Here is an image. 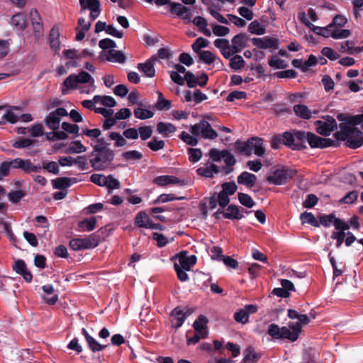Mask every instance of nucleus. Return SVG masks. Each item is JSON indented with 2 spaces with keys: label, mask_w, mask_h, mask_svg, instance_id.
Here are the masks:
<instances>
[{
  "label": "nucleus",
  "mask_w": 363,
  "mask_h": 363,
  "mask_svg": "<svg viewBox=\"0 0 363 363\" xmlns=\"http://www.w3.org/2000/svg\"><path fill=\"white\" fill-rule=\"evenodd\" d=\"M340 51L348 52L350 55L358 54L362 51L360 47H355V43L352 40H345L340 43Z\"/></svg>",
  "instance_id": "33"
},
{
  "label": "nucleus",
  "mask_w": 363,
  "mask_h": 363,
  "mask_svg": "<svg viewBox=\"0 0 363 363\" xmlns=\"http://www.w3.org/2000/svg\"><path fill=\"white\" fill-rule=\"evenodd\" d=\"M30 21L35 36L38 38L43 33V23L40 16L36 9H31L30 12Z\"/></svg>",
  "instance_id": "20"
},
{
  "label": "nucleus",
  "mask_w": 363,
  "mask_h": 363,
  "mask_svg": "<svg viewBox=\"0 0 363 363\" xmlns=\"http://www.w3.org/2000/svg\"><path fill=\"white\" fill-rule=\"evenodd\" d=\"M298 18L309 29L324 38L332 37L334 39L340 40L346 39L352 35V31L349 29L333 28L329 27V24L325 27L316 26L308 20L304 13H300Z\"/></svg>",
  "instance_id": "4"
},
{
  "label": "nucleus",
  "mask_w": 363,
  "mask_h": 363,
  "mask_svg": "<svg viewBox=\"0 0 363 363\" xmlns=\"http://www.w3.org/2000/svg\"><path fill=\"white\" fill-rule=\"evenodd\" d=\"M92 183L100 186H106L108 192L120 188L119 181L115 179L112 175L106 177L101 174H92Z\"/></svg>",
  "instance_id": "9"
},
{
  "label": "nucleus",
  "mask_w": 363,
  "mask_h": 363,
  "mask_svg": "<svg viewBox=\"0 0 363 363\" xmlns=\"http://www.w3.org/2000/svg\"><path fill=\"white\" fill-rule=\"evenodd\" d=\"M13 270L17 274L21 275L26 282H31L33 280V275L31 272L28 270L26 262L23 259L16 260L13 265Z\"/></svg>",
  "instance_id": "18"
},
{
  "label": "nucleus",
  "mask_w": 363,
  "mask_h": 363,
  "mask_svg": "<svg viewBox=\"0 0 363 363\" xmlns=\"http://www.w3.org/2000/svg\"><path fill=\"white\" fill-rule=\"evenodd\" d=\"M153 183L160 186H166L168 185L184 186L186 182L184 180L179 179L172 175H161L155 177Z\"/></svg>",
  "instance_id": "13"
},
{
  "label": "nucleus",
  "mask_w": 363,
  "mask_h": 363,
  "mask_svg": "<svg viewBox=\"0 0 363 363\" xmlns=\"http://www.w3.org/2000/svg\"><path fill=\"white\" fill-rule=\"evenodd\" d=\"M30 135L33 138L40 137L44 134L43 127L40 123L33 124L30 128L28 129Z\"/></svg>",
  "instance_id": "59"
},
{
  "label": "nucleus",
  "mask_w": 363,
  "mask_h": 363,
  "mask_svg": "<svg viewBox=\"0 0 363 363\" xmlns=\"http://www.w3.org/2000/svg\"><path fill=\"white\" fill-rule=\"evenodd\" d=\"M279 140L281 143L286 145L293 149L297 147V144L294 141V133L286 132L283 135L279 136Z\"/></svg>",
  "instance_id": "41"
},
{
  "label": "nucleus",
  "mask_w": 363,
  "mask_h": 363,
  "mask_svg": "<svg viewBox=\"0 0 363 363\" xmlns=\"http://www.w3.org/2000/svg\"><path fill=\"white\" fill-rule=\"evenodd\" d=\"M134 115L137 118L145 120L152 118L154 113L150 110L137 108L134 110Z\"/></svg>",
  "instance_id": "52"
},
{
  "label": "nucleus",
  "mask_w": 363,
  "mask_h": 363,
  "mask_svg": "<svg viewBox=\"0 0 363 363\" xmlns=\"http://www.w3.org/2000/svg\"><path fill=\"white\" fill-rule=\"evenodd\" d=\"M214 45L220 50L225 58L228 59L232 56L231 48L228 40L218 38L214 41Z\"/></svg>",
  "instance_id": "28"
},
{
  "label": "nucleus",
  "mask_w": 363,
  "mask_h": 363,
  "mask_svg": "<svg viewBox=\"0 0 363 363\" xmlns=\"http://www.w3.org/2000/svg\"><path fill=\"white\" fill-rule=\"evenodd\" d=\"M247 40L246 35L242 33L238 34L233 38L230 45L232 55L241 52L246 47Z\"/></svg>",
  "instance_id": "21"
},
{
  "label": "nucleus",
  "mask_w": 363,
  "mask_h": 363,
  "mask_svg": "<svg viewBox=\"0 0 363 363\" xmlns=\"http://www.w3.org/2000/svg\"><path fill=\"white\" fill-rule=\"evenodd\" d=\"M265 30L264 26L257 21H252L248 26V31L252 34L263 35L265 33Z\"/></svg>",
  "instance_id": "46"
},
{
  "label": "nucleus",
  "mask_w": 363,
  "mask_h": 363,
  "mask_svg": "<svg viewBox=\"0 0 363 363\" xmlns=\"http://www.w3.org/2000/svg\"><path fill=\"white\" fill-rule=\"evenodd\" d=\"M223 217L228 219H240L242 215L240 213L238 208L235 206H229L226 210L223 212Z\"/></svg>",
  "instance_id": "42"
},
{
  "label": "nucleus",
  "mask_w": 363,
  "mask_h": 363,
  "mask_svg": "<svg viewBox=\"0 0 363 363\" xmlns=\"http://www.w3.org/2000/svg\"><path fill=\"white\" fill-rule=\"evenodd\" d=\"M109 138L115 141V147H123L126 145V140L118 133L111 132L109 134Z\"/></svg>",
  "instance_id": "56"
},
{
  "label": "nucleus",
  "mask_w": 363,
  "mask_h": 363,
  "mask_svg": "<svg viewBox=\"0 0 363 363\" xmlns=\"http://www.w3.org/2000/svg\"><path fill=\"white\" fill-rule=\"evenodd\" d=\"M156 60V57H152L145 62L138 64V69L140 71L143 72L145 77H153L155 74V69L154 67V64Z\"/></svg>",
  "instance_id": "22"
},
{
  "label": "nucleus",
  "mask_w": 363,
  "mask_h": 363,
  "mask_svg": "<svg viewBox=\"0 0 363 363\" xmlns=\"http://www.w3.org/2000/svg\"><path fill=\"white\" fill-rule=\"evenodd\" d=\"M199 57L201 61L207 65H211L219 59L213 52L208 50L199 52Z\"/></svg>",
  "instance_id": "40"
},
{
  "label": "nucleus",
  "mask_w": 363,
  "mask_h": 363,
  "mask_svg": "<svg viewBox=\"0 0 363 363\" xmlns=\"http://www.w3.org/2000/svg\"><path fill=\"white\" fill-rule=\"evenodd\" d=\"M35 143V140H33V139L18 138V140H16L12 144V146L14 148L22 149V148L28 147L34 145Z\"/></svg>",
  "instance_id": "48"
},
{
  "label": "nucleus",
  "mask_w": 363,
  "mask_h": 363,
  "mask_svg": "<svg viewBox=\"0 0 363 363\" xmlns=\"http://www.w3.org/2000/svg\"><path fill=\"white\" fill-rule=\"evenodd\" d=\"M259 358V356L252 348H248L244 352L242 363H255Z\"/></svg>",
  "instance_id": "50"
},
{
  "label": "nucleus",
  "mask_w": 363,
  "mask_h": 363,
  "mask_svg": "<svg viewBox=\"0 0 363 363\" xmlns=\"http://www.w3.org/2000/svg\"><path fill=\"white\" fill-rule=\"evenodd\" d=\"M77 26L75 30L77 31L76 35V40L81 41L85 37V33L88 31L91 27V21L88 22L85 21V19L83 17H81L78 19Z\"/></svg>",
  "instance_id": "25"
},
{
  "label": "nucleus",
  "mask_w": 363,
  "mask_h": 363,
  "mask_svg": "<svg viewBox=\"0 0 363 363\" xmlns=\"http://www.w3.org/2000/svg\"><path fill=\"white\" fill-rule=\"evenodd\" d=\"M75 178H69L66 177H58L52 179V185L55 189L64 190L69 187L73 182H75Z\"/></svg>",
  "instance_id": "31"
},
{
  "label": "nucleus",
  "mask_w": 363,
  "mask_h": 363,
  "mask_svg": "<svg viewBox=\"0 0 363 363\" xmlns=\"http://www.w3.org/2000/svg\"><path fill=\"white\" fill-rule=\"evenodd\" d=\"M207 320L203 315H200L199 318L194 323L195 331L201 333H205L207 336L208 331L206 330Z\"/></svg>",
  "instance_id": "45"
},
{
  "label": "nucleus",
  "mask_w": 363,
  "mask_h": 363,
  "mask_svg": "<svg viewBox=\"0 0 363 363\" xmlns=\"http://www.w3.org/2000/svg\"><path fill=\"white\" fill-rule=\"evenodd\" d=\"M300 219L303 224L308 223L313 226H319V223L313 213L309 212H304L301 214Z\"/></svg>",
  "instance_id": "49"
},
{
  "label": "nucleus",
  "mask_w": 363,
  "mask_h": 363,
  "mask_svg": "<svg viewBox=\"0 0 363 363\" xmlns=\"http://www.w3.org/2000/svg\"><path fill=\"white\" fill-rule=\"evenodd\" d=\"M11 24L18 30H24L26 28V16L23 13H18L11 17Z\"/></svg>",
  "instance_id": "36"
},
{
  "label": "nucleus",
  "mask_w": 363,
  "mask_h": 363,
  "mask_svg": "<svg viewBox=\"0 0 363 363\" xmlns=\"http://www.w3.org/2000/svg\"><path fill=\"white\" fill-rule=\"evenodd\" d=\"M288 317L297 322H289L287 326L280 327L272 323L268 326L267 333L273 339H287L292 342L296 340L301 332L303 325L310 322V318L305 314H300L298 311L289 309Z\"/></svg>",
  "instance_id": "1"
},
{
  "label": "nucleus",
  "mask_w": 363,
  "mask_h": 363,
  "mask_svg": "<svg viewBox=\"0 0 363 363\" xmlns=\"http://www.w3.org/2000/svg\"><path fill=\"white\" fill-rule=\"evenodd\" d=\"M86 148L80 141L75 140L70 143L69 147L65 150L67 154L80 153L85 152Z\"/></svg>",
  "instance_id": "47"
},
{
  "label": "nucleus",
  "mask_w": 363,
  "mask_h": 363,
  "mask_svg": "<svg viewBox=\"0 0 363 363\" xmlns=\"http://www.w3.org/2000/svg\"><path fill=\"white\" fill-rule=\"evenodd\" d=\"M347 23V18L346 16L338 14L333 17L330 23H329V27L333 28H339L342 29Z\"/></svg>",
  "instance_id": "43"
},
{
  "label": "nucleus",
  "mask_w": 363,
  "mask_h": 363,
  "mask_svg": "<svg viewBox=\"0 0 363 363\" xmlns=\"http://www.w3.org/2000/svg\"><path fill=\"white\" fill-rule=\"evenodd\" d=\"M104 139L99 140L92 151V168L96 170L108 169L114 160V151Z\"/></svg>",
  "instance_id": "3"
},
{
  "label": "nucleus",
  "mask_w": 363,
  "mask_h": 363,
  "mask_svg": "<svg viewBox=\"0 0 363 363\" xmlns=\"http://www.w3.org/2000/svg\"><path fill=\"white\" fill-rule=\"evenodd\" d=\"M295 174L296 171L284 167L270 172L267 181L272 184L281 185L291 179Z\"/></svg>",
  "instance_id": "7"
},
{
  "label": "nucleus",
  "mask_w": 363,
  "mask_h": 363,
  "mask_svg": "<svg viewBox=\"0 0 363 363\" xmlns=\"http://www.w3.org/2000/svg\"><path fill=\"white\" fill-rule=\"evenodd\" d=\"M315 123L317 132L323 135H330L337 128V122L331 116H327L324 121H318Z\"/></svg>",
  "instance_id": "11"
},
{
  "label": "nucleus",
  "mask_w": 363,
  "mask_h": 363,
  "mask_svg": "<svg viewBox=\"0 0 363 363\" xmlns=\"http://www.w3.org/2000/svg\"><path fill=\"white\" fill-rule=\"evenodd\" d=\"M121 157L127 162L138 161L143 157V154L138 150H129L123 152Z\"/></svg>",
  "instance_id": "44"
},
{
  "label": "nucleus",
  "mask_w": 363,
  "mask_h": 363,
  "mask_svg": "<svg viewBox=\"0 0 363 363\" xmlns=\"http://www.w3.org/2000/svg\"><path fill=\"white\" fill-rule=\"evenodd\" d=\"M67 111L62 107H58L50 112L44 119L45 125L52 130H57L60 128L61 117L67 116Z\"/></svg>",
  "instance_id": "8"
},
{
  "label": "nucleus",
  "mask_w": 363,
  "mask_h": 363,
  "mask_svg": "<svg viewBox=\"0 0 363 363\" xmlns=\"http://www.w3.org/2000/svg\"><path fill=\"white\" fill-rule=\"evenodd\" d=\"M189 315V313H188L187 311L180 308H174L171 314V322L172 325L176 328L181 327Z\"/></svg>",
  "instance_id": "17"
},
{
  "label": "nucleus",
  "mask_w": 363,
  "mask_h": 363,
  "mask_svg": "<svg viewBox=\"0 0 363 363\" xmlns=\"http://www.w3.org/2000/svg\"><path fill=\"white\" fill-rule=\"evenodd\" d=\"M7 196L11 203H17L26 196V193L23 190H16L9 192Z\"/></svg>",
  "instance_id": "53"
},
{
  "label": "nucleus",
  "mask_w": 363,
  "mask_h": 363,
  "mask_svg": "<svg viewBox=\"0 0 363 363\" xmlns=\"http://www.w3.org/2000/svg\"><path fill=\"white\" fill-rule=\"evenodd\" d=\"M257 182V177L248 172H243L238 177V183L247 187H252Z\"/></svg>",
  "instance_id": "32"
},
{
  "label": "nucleus",
  "mask_w": 363,
  "mask_h": 363,
  "mask_svg": "<svg viewBox=\"0 0 363 363\" xmlns=\"http://www.w3.org/2000/svg\"><path fill=\"white\" fill-rule=\"evenodd\" d=\"M320 221L323 225L326 227L333 225L337 230H348L350 228V225L347 223L336 218L333 214L322 216Z\"/></svg>",
  "instance_id": "12"
},
{
  "label": "nucleus",
  "mask_w": 363,
  "mask_h": 363,
  "mask_svg": "<svg viewBox=\"0 0 363 363\" xmlns=\"http://www.w3.org/2000/svg\"><path fill=\"white\" fill-rule=\"evenodd\" d=\"M97 105L108 108L114 107L116 105V100L109 96H94L92 99V106Z\"/></svg>",
  "instance_id": "26"
},
{
  "label": "nucleus",
  "mask_w": 363,
  "mask_h": 363,
  "mask_svg": "<svg viewBox=\"0 0 363 363\" xmlns=\"http://www.w3.org/2000/svg\"><path fill=\"white\" fill-rule=\"evenodd\" d=\"M244 65L245 60L240 55H235L230 59V66L233 69H240Z\"/></svg>",
  "instance_id": "61"
},
{
  "label": "nucleus",
  "mask_w": 363,
  "mask_h": 363,
  "mask_svg": "<svg viewBox=\"0 0 363 363\" xmlns=\"http://www.w3.org/2000/svg\"><path fill=\"white\" fill-rule=\"evenodd\" d=\"M295 114L303 119H310L318 113L317 111L310 110L306 105L297 104L294 106Z\"/></svg>",
  "instance_id": "29"
},
{
  "label": "nucleus",
  "mask_w": 363,
  "mask_h": 363,
  "mask_svg": "<svg viewBox=\"0 0 363 363\" xmlns=\"http://www.w3.org/2000/svg\"><path fill=\"white\" fill-rule=\"evenodd\" d=\"M42 167L48 172L54 174H58L60 173L58 163L54 161L43 162Z\"/></svg>",
  "instance_id": "54"
},
{
  "label": "nucleus",
  "mask_w": 363,
  "mask_h": 363,
  "mask_svg": "<svg viewBox=\"0 0 363 363\" xmlns=\"http://www.w3.org/2000/svg\"><path fill=\"white\" fill-rule=\"evenodd\" d=\"M61 127L63 129V130H65L67 134H79V127L77 124H72L67 122H63L61 125Z\"/></svg>",
  "instance_id": "60"
},
{
  "label": "nucleus",
  "mask_w": 363,
  "mask_h": 363,
  "mask_svg": "<svg viewBox=\"0 0 363 363\" xmlns=\"http://www.w3.org/2000/svg\"><path fill=\"white\" fill-rule=\"evenodd\" d=\"M171 12L177 14L179 16H182L185 21L189 22L191 21V14L189 12V9L179 3H170Z\"/></svg>",
  "instance_id": "24"
},
{
  "label": "nucleus",
  "mask_w": 363,
  "mask_h": 363,
  "mask_svg": "<svg viewBox=\"0 0 363 363\" xmlns=\"http://www.w3.org/2000/svg\"><path fill=\"white\" fill-rule=\"evenodd\" d=\"M235 146L240 152L247 156L254 152L256 155L262 157L265 153L263 140L259 138L253 137L245 142L238 141Z\"/></svg>",
  "instance_id": "5"
},
{
  "label": "nucleus",
  "mask_w": 363,
  "mask_h": 363,
  "mask_svg": "<svg viewBox=\"0 0 363 363\" xmlns=\"http://www.w3.org/2000/svg\"><path fill=\"white\" fill-rule=\"evenodd\" d=\"M189 130L194 135L203 139L214 140L218 137L217 132L212 128L210 123L206 120H201L199 123L191 125Z\"/></svg>",
  "instance_id": "6"
},
{
  "label": "nucleus",
  "mask_w": 363,
  "mask_h": 363,
  "mask_svg": "<svg viewBox=\"0 0 363 363\" xmlns=\"http://www.w3.org/2000/svg\"><path fill=\"white\" fill-rule=\"evenodd\" d=\"M100 57L102 60H108L112 62L123 63L125 57L123 54L116 50H103Z\"/></svg>",
  "instance_id": "19"
},
{
  "label": "nucleus",
  "mask_w": 363,
  "mask_h": 363,
  "mask_svg": "<svg viewBox=\"0 0 363 363\" xmlns=\"http://www.w3.org/2000/svg\"><path fill=\"white\" fill-rule=\"evenodd\" d=\"M307 142L311 147L323 148L330 145L328 140L322 138L313 133H309Z\"/></svg>",
  "instance_id": "30"
},
{
  "label": "nucleus",
  "mask_w": 363,
  "mask_h": 363,
  "mask_svg": "<svg viewBox=\"0 0 363 363\" xmlns=\"http://www.w3.org/2000/svg\"><path fill=\"white\" fill-rule=\"evenodd\" d=\"M175 262L174 268L184 269L185 270H191V267L196 262V257L195 255H188L186 251H182L177 254L174 257Z\"/></svg>",
  "instance_id": "10"
},
{
  "label": "nucleus",
  "mask_w": 363,
  "mask_h": 363,
  "mask_svg": "<svg viewBox=\"0 0 363 363\" xmlns=\"http://www.w3.org/2000/svg\"><path fill=\"white\" fill-rule=\"evenodd\" d=\"M362 124L363 114L350 118L348 123H340V130L336 133L337 138L346 142L350 148H357L363 144V134L355 125Z\"/></svg>",
  "instance_id": "2"
},
{
  "label": "nucleus",
  "mask_w": 363,
  "mask_h": 363,
  "mask_svg": "<svg viewBox=\"0 0 363 363\" xmlns=\"http://www.w3.org/2000/svg\"><path fill=\"white\" fill-rule=\"evenodd\" d=\"M252 42L255 47L259 49H277L279 45V41L277 39L271 38L269 37L253 38L252 39Z\"/></svg>",
  "instance_id": "15"
},
{
  "label": "nucleus",
  "mask_w": 363,
  "mask_h": 363,
  "mask_svg": "<svg viewBox=\"0 0 363 363\" xmlns=\"http://www.w3.org/2000/svg\"><path fill=\"white\" fill-rule=\"evenodd\" d=\"M219 172L218 167L214 164H209L203 167H200L197 169L199 174L206 177H212L215 174Z\"/></svg>",
  "instance_id": "39"
},
{
  "label": "nucleus",
  "mask_w": 363,
  "mask_h": 363,
  "mask_svg": "<svg viewBox=\"0 0 363 363\" xmlns=\"http://www.w3.org/2000/svg\"><path fill=\"white\" fill-rule=\"evenodd\" d=\"M179 137L185 143L189 145L195 146L198 143V140L196 138V136L187 132H182Z\"/></svg>",
  "instance_id": "58"
},
{
  "label": "nucleus",
  "mask_w": 363,
  "mask_h": 363,
  "mask_svg": "<svg viewBox=\"0 0 363 363\" xmlns=\"http://www.w3.org/2000/svg\"><path fill=\"white\" fill-rule=\"evenodd\" d=\"M208 44L209 41L208 40L200 37L192 44V50L199 54V52H201V49L208 47Z\"/></svg>",
  "instance_id": "55"
},
{
  "label": "nucleus",
  "mask_w": 363,
  "mask_h": 363,
  "mask_svg": "<svg viewBox=\"0 0 363 363\" xmlns=\"http://www.w3.org/2000/svg\"><path fill=\"white\" fill-rule=\"evenodd\" d=\"M138 136L140 135V138L143 140H147L152 136V128L151 126H142L138 129Z\"/></svg>",
  "instance_id": "63"
},
{
  "label": "nucleus",
  "mask_w": 363,
  "mask_h": 363,
  "mask_svg": "<svg viewBox=\"0 0 363 363\" xmlns=\"http://www.w3.org/2000/svg\"><path fill=\"white\" fill-rule=\"evenodd\" d=\"M64 55L69 60H79L82 57L91 55V52L88 49L83 50L81 52L75 49H69L63 50Z\"/></svg>",
  "instance_id": "35"
},
{
  "label": "nucleus",
  "mask_w": 363,
  "mask_h": 363,
  "mask_svg": "<svg viewBox=\"0 0 363 363\" xmlns=\"http://www.w3.org/2000/svg\"><path fill=\"white\" fill-rule=\"evenodd\" d=\"M269 65L275 69H284L286 67V62L277 57H272L268 62Z\"/></svg>",
  "instance_id": "62"
},
{
  "label": "nucleus",
  "mask_w": 363,
  "mask_h": 363,
  "mask_svg": "<svg viewBox=\"0 0 363 363\" xmlns=\"http://www.w3.org/2000/svg\"><path fill=\"white\" fill-rule=\"evenodd\" d=\"M147 147L152 151H158L164 147V142L162 140L153 138L147 143Z\"/></svg>",
  "instance_id": "64"
},
{
  "label": "nucleus",
  "mask_w": 363,
  "mask_h": 363,
  "mask_svg": "<svg viewBox=\"0 0 363 363\" xmlns=\"http://www.w3.org/2000/svg\"><path fill=\"white\" fill-rule=\"evenodd\" d=\"M135 223L138 227L145 228L159 229L160 227V224L153 223L147 214L143 211H141L136 215Z\"/></svg>",
  "instance_id": "16"
},
{
  "label": "nucleus",
  "mask_w": 363,
  "mask_h": 363,
  "mask_svg": "<svg viewBox=\"0 0 363 363\" xmlns=\"http://www.w3.org/2000/svg\"><path fill=\"white\" fill-rule=\"evenodd\" d=\"M108 230L106 228H101L94 234V238H92V247L98 245L101 240H104L108 236Z\"/></svg>",
  "instance_id": "51"
},
{
  "label": "nucleus",
  "mask_w": 363,
  "mask_h": 363,
  "mask_svg": "<svg viewBox=\"0 0 363 363\" xmlns=\"http://www.w3.org/2000/svg\"><path fill=\"white\" fill-rule=\"evenodd\" d=\"M184 100L187 102L193 101L198 104L208 99V96L200 90L196 89L194 91H186L184 94Z\"/></svg>",
  "instance_id": "23"
},
{
  "label": "nucleus",
  "mask_w": 363,
  "mask_h": 363,
  "mask_svg": "<svg viewBox=\"0 0 363 363\" xmlns=\"http://www.w3.org/2000/svg\"><path fill=\"white\" fill-rule=\"evenodd\" d=\"M208 76L205 73H202L200 76L196 77L192 72H187L185 74V81L189 87L193 88L197 85L204 86L208 82Z\"/></svg>",
  "instance_id": "14"
},
{
  "label": "nucleus",
  "mask_w": 363,
  "mask_h": 363,
  "mask_svg": "<svg viewBox=\"0 0 363 363\" xmlns=\"http://www.w3.org/2000/svg\"><path fill=\"white\" fill-rule=\"evenodd\" d=\"M59 37L60 33L58 29L55 27L52 28L49 33L48 40L50 48L55 51H57L60 48Z\"/></svg>",
  "instance_id": "34"
},
{
  "label": "nucleus",
  "mask_w": 363,
  "mask_h": 363,
  "mask_svg": "<svg viewBox=\"0 0 363 363\" xmlns=\"http://www.w3.org/2000/svg\"><path fill=\"white\" fill-rule=\"evenodd\" d=\"M69 247L73 250H82L91 248V238H73L69 241Z\"/></svg>",
  "instance_id": "27"
},
{
  "label": "nucleus",
  "mask_w": 363,
  "mask_h": 363,
  "mask_svg": "<svg viewBox=\"0 0 363 363\" xmlns=\"http://www.w3.org/2000/svg\"><path fill=\"white\" fill-rule=\"evenodd\" d=\"M77 85L78 82H77L75 74H70L64 80L62 83V94L63 95L67 94L69 89H77Z\"/></svg>",
  "instance_id": "38"
},
{
  "label": "nucleus",
  "mask_w": 363,
  "mask_h": 363,
  "mask_svg": "<svg viewBox=\"0 0 363 363\" xmlns=\"http://www.w3.org/2000/svg\"><path fill=\"white\" fill-rule=\"evenodd\" d=\"M184 199V196L177 197L173 194H162L160 195L157 199L154 201V203H166L168 201H172L175 200H182Z\"/></svg>",
  "instance_id": "57"
},
{
  "label": "nucleus",
  "mask_w": 363,
  "mask_h": 363,
  "mask_svg": "<svg viewBox=\"0 0 363 363\" xmlns=\"http://www.w3.org/2000/svg\"><path fill=\"white\" fill-rule=\"evenodd\" d=\"M157 129L159 133L164 137H169L174 133L177 128L170 123L160 122L157 125Z\"/></svg>",
  "instance_id": "37"
}]
</instances>
